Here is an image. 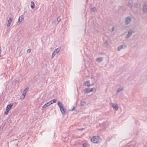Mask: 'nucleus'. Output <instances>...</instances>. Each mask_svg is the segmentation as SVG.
Returning <instances> with one entry per match:
<instances>
[{
    "mask_svg": "<svg viewBox=\"0 0 147 147\" xmlns=\"http://www.w3.org/2000/svg\"><path fill=\"white\" fill-rule=\"evenodd\" d=\"M57 104L61 112L63 114H64L65 112V109L63 108L62 103L60 101H58Z\"/></svg>",
    "mask_w": 147,
    "mask_h": 147,
    "instance_id": "1",
    "label": "nucleus"
},
{
    "mask_svg": "<svg viewBox=\"0 0 147 147\" xmlns=\"http://www.w3.org/2000/svg\"><path fill=\"white\" fill-rule=\"evenodd\" d=\"M91 141L94 143H98L99 142L100 138L98 136H94L91 138Z\"/></svg>",
    "mask_w": 147,
    "mask_h": 147,
    "instance_id": "2",
    "label": "nucleus"
},
{
    "mask_svg": "<svg viewBox=\"0 0 147 147\" xmlns=\"http://www.w3.org/2000/svg\"><path fill=\"white\" fill-rule=\"evenodd\" d=\"M13 106V105L10 104L9 105H8L6 109V111L5 112V114L6 115H7L8 113V112L11 109L12 107Z\"/></svg>",
    "mask_w": 147,
    "mask_h": 147,
    "instance_id": "3",
    "label": "nucleus"
},
{
    "mask_svg": "<svg viewBox=\"0 0 147 147\" xmlns=\"http://www.w3.org/2000/svg\"><path fill=\"white\" fill-rule=\"evenodd\" d=\"M59 51V50L58 49H56L54 51L52 55V58H53L54 56L58 53Z\"/></svg>",
    "mask_w": 147,
    "mask_h": 147,
    "instance_id": "4",
    "label": "nucleus"
},
{
    "mask_svg": "<svg viewBox=\"0 0 147 147\" xmlns=\"http://www.w3.org/2000/svg\"><path fill=\"white\" fill-rule=\"evenodd\" d=\"M51 105V103L49 102H48L43 105L42 107V108L43 109H44Z\"/></svg>",
    "mask_w": 147,
    "mask_h": 147,
    "instance_id": "5",
    "label": "nucleus"
},
{
    "mask_svg": "<svg viewBox=\"0 0 147 147\" xmlns=\"http://www.w3.org/2000/svg\"><path fill=\"white\" fill-rule=\"evenodd\" d=\"M131 21V19L130 18H127L125 20V23L127 24L129 23Z\"/></svg>",
    "mask_w": 147,
    "mask_h": 147,
    "instance_id": "6",
    "label": "nucleus"
},
{
    "mask_svg": "<svg viewBox=\"0 0 147 147\" xmlns=\"http://www.w3.org/2000/svg\"><path fill=\"white\" fill-rule=\"evenodd\" d=\"M12 19L10 18L9 19L8 21V23H7V26H10V25H11V23L12 22Z\"/></svg>",
    "mask_w": 147,
    "mask_h": 147,
    "instance_id": "7",
    "label": "nucleus"
},
{
    "mask_svg": "<svg viewBox=\"0 0 147 147\" xmlns=\"http://www.w3.org/2000/svg\"><path fill=\"white\" fill-rule=\"evenodd\" d=\"M112 107L113 108L115 109L116 110L118 109V107L117 105L116 104H112Z\"/></svg>",
    "mask_w": 147,
    "mask_h": 147,
    "instance_id": "8",
    "label": "nucleus"
},
{
    "mask_svg": "<svg viewBox=\"0 0 147 147\" xmlns=\"http://www.w3.org/2000/svg\"><path fill=\"white\" fill-rule=\"evenodd\" d=\"M26 95V94H25V93H23L22 95L20 96V98L21 99H24V98Z\"/></svg>",
    "mask_w": 147,
    "mask_h": 147,
    "instance_id": "9",
    "label": "nucleus"
},
{
    "mask_svg": "<svg viewBox=\"0 0 147 147\" xmlns=\"http://www.w3.org/2000/svg\"><path fill=\"white\" fill-rule=\"evenodd\" d=\"M85 85L88 86H90V82L89 81H86L85 83Z\"/></svg>",
    "mask_w": 147,
    "mask_h": 147,
    "instance_id": "10",
    "label": "nucleus"
},
{
    "mask_svg": "<svg viewBox=\"0 0 147 147\" xmlns=\"http://www.w3.org/2000/svg\"><path fill=\"white\" fill-rule=\"evenodd\" d=\"M30 6L32 9H33L35 6L34 3L33 2H32L31 3Z\"/></svg>",
    "mask_w": 147,
    "mask_h": 147,
    "instance_id": "11",
    "label": "nucleus"
},
{
    "mask_svg": "<svg viewBox=\"0 0 147 147\" xmlns=\"http://www.w3.org/2000/svg\"><path fill=\"white\" fill-rule=\"evenodd\" d=\"M90 89V88H87L85 90V93H88L91 92Z\"/></svg>",
    "mask_w": 147,
    "mask_h": 147,
    "instance_id": "12",
    "label": "nucleus"
},
{
    "mask_svg": "<svg viewBox=\"0 0 147 147\" xmlns=\"http://www.w3.org/2000/svg\"><path fill=\"white\" fill-rule=\"evenodd\" d=\"M147 10V7L145 5L144 7V8L143 9V11L144 12H146Z\"/></svg>",
    "mask_w": 147,
    "mask_h": 147,
    "instance_id": "13",
    "label": "nucleus"
},
{
    "mask_svg": "<svg viewBox=\"0 0 147 147\" xmlns=\"http://www.w3.org/2000/svg\"><path fill=\"white\" fill-rule=\"evenodd\" d=\"M102 60V59L101 58H99L96 59V61L97 62H100Z\"/></svg>",
    "mask_w": 147,
    "mask_h": 147,
    "instance_id": "14",
    "label": "nucleus"
},
{
    "mask_svg": "<svg viewBox=\"0 0 147 147\" xmlns=\"http://www.w3.org/2000/svg\"><path fill=\"white\" fill-rule=\"evenodd\" d=\"M91 92H95L96 91V89L94 88H92L90 89Z\"/></svg>",
    "mask_w": 147,
    "mask_h": 147,
    "instance_id": "15",
    "label": "nucleus"
},
{
    "mask_svg": "<svg viewBox=\"0 0 147 147\" xmlns=\"http://www.w3.org/2000/svg\"><path fill=\"white\" fill-rule=\"evenodd\" d=\"M23 18L22 17H20L19 18L18 20V22H21L22 21V20L23 19Z\"/></svg>",
    "mask_w": 147,
    "mask_h": 147,
    "instance_id": "16",
    "label": "nucleus"
},
{
    "mask_svg": "<svg viewBox=\"0 0 147 147\" xmlns=\"http://www.w3.org/2000/svg\"><path fill=\"white\" fill-rule=\"evenodd\" d=\"M131 34V31H129V32H128V34L127 35V37L128 38V37H129L130 35Z\"/></svg>",
    "mask_w": 147,
    "mask_h": 147,
    "instance_id": "17",
    "label": "nucleus"
},
{
    "mask_svg": "<svg viewBox=\"0 0 147 147\" xmlns=\"http://www.w3.org/2000/svg\"><path fill=\"white\" fill-rule=\"evenodd\" d=\"M123 47L122 46H120V47L118 48L117 49V50L118 51H120L121 49L123 48Z\"/></svg>",
    "mask_w": 147,
    "mask_h": 147,
    "instance_id": "18",
    "label": "nucleus"
},
{
    "mask_svg": "<svg viewBox=\"0 0 147 147\" xmlns=\"http://www.w3.org/2000/svg\"><path fill=\"white\" fill-rule=\"evenodd\" d=\"M28 90H29V88L28 87H27L26 88V89H25L24 90H25V91L27 92L28 91Z\"/></svg>",
    "mask_w": 147,
    "mask_h": 147,
    "instance_id": "19",
    "label": "nucleus"
},
{
    "mask_svg": "<svg viewBox=\"0 0 147 147\" xmlns=\"http://www.w3.org/2000/svg\"><path fill=\"white\" fill-rule=\"evenodd\" d=\"M54 103H55L57 101V100L53 99L52 100Z\"/></svg>",
    "mask_w": 147,
    "mask_h": 147,
    "instance_id": "20",
    "label": "nucleus"
},
{
    "mask_svg": "<svg viewBox=\"0 0 147 147\" xmlns=\"http://www.w3.org/2000/svg\"><path fill=\"white\" fill-rule=\"evenodd\" d=\"M49 102L51 103V105L53 104V103H54L52 100Z\"/></svg>",
    "mask_w": 147,
    "mask_h": 147,
    "instance_id": "21",
    "label": "nucleus"
},
{
    "mask_svg": "<svg viewBox=\"0 0 147 147\" xmlns=\"http://www.w3.org/2000/svg\"><path fill=\"white\" fill-rule=\"evenodd\" d=\"M95 10V8H92V10L93 11H94Z\"/></svg>",
    "mask_w": 147,
    "mask_h": 147,
    "instance_id": "22",
    "label": "nucleus"
},
{
    "mask_svg": "<svg viewBox=\"0 0 147 147\" xmlns=\"http://www.w3.org/2000/svg\"><path fill=\"white\" fill-rule=\"evenodd\" d=\"M87 145V144H83V146H84L86 147Z\"/></svg>",
    "mask_w": 147,
    "mask_h": 147,
    "instance_id": "23",
    "label": "nucleus"
},
{
    "mask_svg": "<svg viewBox=\"0 0 147 147\" xmlns=\"http://www.w3.org/2000/svg\"><path fill=\"white\" fill-rule=\"evenodd\" d=\"M30 52H31V51L30 49H28L27 50V52L28 53H30Z\"/></svg>",
    "mask_w": 147,
    "mask_h": 147,
    "instance_id": "24",
    "label": "nucleus"
},
{
    "mask_svg": "<svg viewBox=\"0 0 147 147\" xmlns=\"http://www.w3.org/2000/svg\"><path fill=\"white\" fill-rule=\"evenodd\" d=\"M121 90L120 89H119L118 90V92H120V91H121Z\"/></svg>",
    "mask_w": 147,
    "mask_h": 147,
    "instance_id": "25",
    "label": "nucleus"
},
{
    "mask_svg": "<svg viewBox=\"0 0 147 147\" xmlns=\"http://www.w3.org/2000/svg\"><path fill=\"white\" fill-rule=\"evenodd\" d=\"M26 92H26L25 91V90H24V91L23 92V93H25V94H26Z\"/></svg>",
    "mask_w": 147,
    "mask_h": 147,
    "instance_id": "26",
    "label": "nucleus"
},
{
    "mask_svg": "<svg viewBox=\"0 0 147 147\" xmlns=\"http://www.w3.org/2000/svg\"><path fill=\"white\" fill-rule=\"evenodd\" d=\"M128 5L129 6V7H130L131 5H130V4L129 3L128 4Z\"/></svg>",
    "mask_w": 147,
    "mask_h": 147,
    "instance_id": "27",
    "label": "nucleus"
},
{
    "mask_svg": "<svg viewBox=\"0 0 147 147\" xmlns=\"http://www.w3.org/2000/svg\"><path fill=\"white\" fill-rule=\"evenodd\" d=\"M114 29V27L113 28H112L113 31H114V30H113Z\"/></svg>",
    "mask_w": 147,
    "mask_h": 147,
    "instance_id": "28",
    "label": "nucleus"
}]
</instances>
